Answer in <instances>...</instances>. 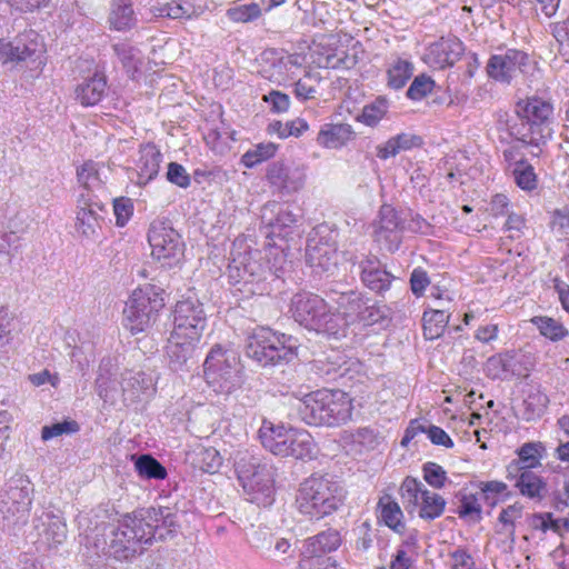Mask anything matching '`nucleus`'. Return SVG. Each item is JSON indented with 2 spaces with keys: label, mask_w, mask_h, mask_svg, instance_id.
<instances>
[{
  "label": "nucleus",
  "mask_w": 569,
  "mask_h": 569,
  "mask_svg": "<svg viewBox=\"0 0 569 569\" xmlns=\"http://www.w3.org/2000/svg\"><path fill=\"white\" fill-rule=\"evenodd\" d=\"M33 486L23 475L12 477L6 485L0 509L2 513L17 516V520H26L32 503Z\"/></svg>",
  "instance_id": "nucleus-14"
},
{
  "label": "nucleus",
  "mask_w": 569,
  "mask_h": 569,
  "mask_svg": "<svg viewBox=\"0 0 569 569\" xmlns=\"http://www.w3.org/2000/svg\"><path fill=\"white\" fill-rule=\"evenodd\" d=\"M261 223L267 229L268 238H286L297 222V217L278 202H269L261 209Z\"/></svg>",
  "instance_id": "nucleus-20"
},
{
  "label": "nucleus",
  "mask_w": 569,
  "mask_h": 569,
  "mask_svg": "<svg viewBox=\"0 0 569 569\" xmlns=\"http://www.w3.org/2000/svg\"><path fill=\"white\" fill-rule=\"evenodd\" d=\"M356 137L353 128L349 123H325L321 126L316 142L325 149H341Z\"/></svg>",
  "instance_id": "nucleus-25"
},
{
  "label": "nucleus",
  "mask_w": 569,
  "mask_h": 569,
  "mask_svg": "<svg viewBox=\"0 0 569 569\" xmlns=\"http://www.w3.org/2000/svg\"><path fill=\"white\" fill-rule=\"evenodd\" d=\"M287 436H289V429L267 421H263L259 429V438L262 446L276 456L282 455Z\"/></svg>",
  "instance_id": "nucleus-36"
},
{
  "label": "nucleus",
  "mask_w": 569,
  "mask_h": 569,
  "mask_svg": "<svg viewBox=\"0 0 569 569\" xmlns=\"http://www.w3.org/2000/svg\"><path fill=\"white\" fill-rule=\"evenodd\" d=\"M529 56L518 49H508L503 53L492 54L486 66L489 78L500 83L509 84L520 73L526 71Z\"/></svg>",
  "instance_id": "nucleus-16"
},
{
  "label": "nucleus",
  "mask_w": 569,
  "mask_h": 569,
  "mask_svg": "<svg viewBox=\"0 0 569 569\" xmlns=\"http://www.w3.org/2000/svg\"><path fill=\"white\" fill-rule=\"evenodd\" d=\"M465 52V46L458 38H441L431 43L423 56V60L433 69L452 67Z\"/></svg>",
  "instance_id": "nucleus-18"
},
{
  "label": "nucleus",
  "mask_w": 569,
  "mask_h": 569,
  "mask_svg": "<svg viewBox=\"0 0 569 569\" xmlns=\"http://www.w3.org/2000/svg\"><path fill=\"white\" fill-rule=\"evenodd\" d=\"M297 348V338L262 327L248 337L246 355L262 367L276 366L292 361Z\"/></svg>",
  "instance_id": "nucleus-5"
},
{
  "label": "nucleus",
  "mask_w": 569,
  "mask_h": 569,
  "mask_svg": "<svg viewBox=\"0 0 569 569\" xmlns=\"http://www.w3.org/2000/svg\"><path fill=\"white\" fill-rule=\"evenodd\" d=\"M113 51L127 72H134L138 69L139 50L129 43L120 42L113 44Z\"/></svg>",
  "instance_id": "nucleus-56"
},
{
  "label": "nucleus",
  "mask_w": 569,
  "mask_h": 569,
  "mask_svg": "<svg viewBox=\"0 0 569 569\" xmlns=\"http://www.w3.org/2000/svg\"><path fill=\"white\" fill-rule=\"evenodd\" d=\"M428 489L425 485L416 478L406 477L400 486V497L405 509L411 513L413 512L422 498V492Z\"/></svg>",
  "instance_id": "nucleus-46"
},
{
  "label": "nucleus",
  "mask_w": 569,
  "mask_h": 569,
  "mask_svg": "<svg viewBox=\"0 0 569 569\" xmlns=\"http://www.w3.org/2000/svg\"><path fill=\"white\" fill-rule=\"evenodd\" d=\"M507 130L515 140L523 146H532L539 148L545 144L548 137L543 133V129L531 123L525 114H520L516 109L515 114L507 120Z\"/></svg>",
  "instance_id": "nucleus-22"
},
{
  "label": "nucleus",
  "mask_w": 569,
  "mask_h": 569,
  "mask_svg": "<svg viewBox=\"0 0 569 569\" xmlns=\"http://www.w3.org/2000/svg\"><path fill=\"white\" fill-rule=\"evenodd\" d=\"M276 151H277V146L272 142L259 143V144L254 146L252 149L248 150L242 156L241 161L246 167L251 168V167L273 157Z\"/></svg>",
  "instance_id": "nucleus-55"
},
{
  "label": "nucleus",
  "mask_w": 569,
  "mask_h": 569,
  "mask_svg": "<svg viewBox=\"0 0 569 569\" xmlns=\"http://www.w3.org/2000/svg\"><path fill=\"white\" fill-rule=\"evenodd\" d=\"M351 438L355 443H358L368 450L376 449L381 439L379 431L371 427L358 428L352 432Z\"/></svg>",
  "instance_id": "nucleus-60"
},
{
  "label": "nucleus",
  "mask_w": 569,
  "mask_h": 569,
  "mask_svg": "<svg viewBox=\"0 0 569 569\" xmlns=\"http://www.w3.org/2000/svg\"><path fill=\"white\" fill-rule=\"evenodd\" d=\"M548 402L549 399L543 392H530L522 402V419L526 421H532L540 418L543 415Z\"/></svg>",
  "instance_id": "nucleus-52"
},
{
  "label": "nucleus",
  "mask_w": 569,
  "mask_h": 569,
  "mask_svg": "<svg viewBox=\"0 0 569 569\" xmlns=\"http://www.w3.org/2000/svg\"><path fill=\"white\" fill-rule=\"evenodd\" d=\"M107 92V78L102 73H94L83 79L76 89V100L83 107L98 104Z\"/></svg>",
  "instance_id": "nucleus-28"
},
{
  "label": "nucleus",
  "mask_w": 569,
  "mask_h": 569,
  "mask_svg": "<svg viewBox=\"0 0 569 569\" xmlns=\"http://www.w3.org/2000/svg\"><path fill=\"white\" fill-rule=\"evenodd\" d=\"M154 17L169 19H193L200 16V11L189 2L171 1L151 9Z\"/></svg>",
  "instance_id": "nucleus-37"
},
{
  "label": "nucleus",
  "mask_w": 569,
  "mask_h": 569,
  "mask_svg": "<svg viewBox=\"0 0 569 569\" xmlns=\"http://www.w3.org/2000/svg\"><path fill=\"white\" fill-rule=\"evenodd\" d=\"M531 322L538 328L541 336L555 342L565 339L569 335L568 329L561 322L550 317H533Z\"/></svg>",
  "instance_id": "nucleus-51"
},
{
  "label": "nucleus",
  "mask_w": 569,
  "mask_h": 569,
  "mask_svg": "<svg viewBox=\"0 0 569 569\" xmlns=\"http://www.w3.org/2000/svg\"><path fill=\"white\" fill-rule=\"evenodd\" d=\"M520 114H525L527 119L535 126L543 129V133L549 138L551 136L550 123L553 117V106L538 97L528 98L526 101H520L516 106Z\"/></svg>",
  "instance_id": "nucleus-23"
},
{
  "label": "nucleus",
  "mask_w": 569,
  "mask_h": 569,
  "mask_svg": "<svg viewBox=\"0 0 569 569\" xmlns=\"http://www.w3.org/2000/svg\"><path fill=\"white\" fill-rule=\"evenodd\" d=\"M336 305L335 316L340 318L342 327L337 333V339L346 337L351 325L369 327L388 320V308L373 302L360 291L351 290L340 293L336 299Z\"/></svg>",
  "instance_id": "nucleus-8"
},
{
  "label": "nucleus",
  "mask_w": 569,
  "mask_h": 569,
  "mask_svg": "<svg viewBox=\"0 0 569 569\" xmlns=\"http://www.w3.org/2000/svg\"><path fill=\"white\" fill-rule=\"evenodd\" d=\"M446 500L438 493L432 491H423L422 498L418 506V516L427 521L439 518L446 508Z\"/></svg>",
  "instance_id": "nucleus-47"
},
{
  "label": "nucleus",
  "mask_w": 569,
  "mask_h": 569,
  "mask_svg": "<svg viewBox=\"0 0 569 569\" xmlns=\"http://www.w3.org/2000/svg\"><path fill=\"white\" fill-rule=\"evenodd\" d=\"M422 472L426 482L435 489H442L447 482H450L446 470L436 462H426L422 466Z\"/></svg>",
  "instance_id": "nucleus-58"
},
{
  "label": "nucleus",
  "mask_w": 569,
  "mask_h": 569,
  "mask_svg": "<svg viewBox=\"0 0 569 569\" xmlns=\"http://www.w3.org/2000/svg\"><path fill=\"white\" fill-rule=\"evenodd\" d=\"M506 170L513 178H537L533 166L515 148L503 151Z\"/></svg>",
  "instance_id": "nucleus-40"
},
{
  "label": "nucleus",
  "mask_w": 569,
  "mask_h": 569,
  "mask_svg": "<svg viewBox=\"0 0 569 569\" xmlns=\"http://www.w3.org/2000/svg\"><path fill=\"white\" fill-rule=\"evenodd\" d=\"M162 163V154L154 143H146L139 150L137 172L139 178H157Z\"/></svg>",
  "instance_id": "nucleus-35"
},
{
  "label": "nucleus",
  "mask_w": 569,
  "mask_h": 569,
  "mask_svg": "<svg viewBox=\"0 0 569 569\" xmlns=\"http://www.w3.org/2000/svg\"><path fill=\"white\" fill-rule=\"evenodd\" d=\"M405 216L403 211L396 210L391 204L383 203L380 207L378 220L375 222V241L395 252L402 241Z\"/></svg>",
  "instance_id": "nucleus-15"
},
{
  "label": "nucleus",
  "mask_w": 569,
  "mask_h": 569,
  "mask_svg": "<svg viewBox=\"0 0 569 569\" xmlns=\"http://www.w3.org/2000/svg\"><path fill=\"white\" fill-rule=\"evenodd\" d=\"M33 31L17 37L13 41L0 39V61L20 62L33 58L40 51L39 43L32 38Z\"/></svg>",
  "instance_id": "nucleus-21"
},
{
  "label": "nucleus",
  "mask_w": 569,
  "mask_h": 569,
  "mask_svg": "<svg viewBox=\"0 0 569 569\" xmlns=\"http://www.w3.org/2000/svg\"><path fill=\"white\" fill-rule=\"evenodd\" d=\"M389 106V100L383 96H379L362 108V112L357 116L356 120L366 126L375 127L385 118Z\"/></svg>",
  "instance_id": "nucleus-48"
},
{
  "label": "nucleus",
  "mask_w": 569,
  "mask_h": 569,
  "mask_svg": "<svg viewBox=\"0 0 569 569\" xmlns=\"http://www.w3.org/2000/svg\"><path fill=\"white\" fill-rule=\"evenodd\" d=\"M336 232L320 224L309 234L306 247V260L312 268L331 272L337 266Z\"/></svg>",
  "instance_id": "nucleus-12"
},
{
  "label": "nucleus",
  "mask_w": 569,
  "mask_h": 569,
  "mask_svg": "<svg viewBox=\"0 0 569 569\" xmlns=\"http://www.w3.org/2000/svg\"><path fill=\"white\" fill-rule=\"evenodd\" d=\"M312 369L326 381H336L339 378H343L350 367L345 355L340 351L331 350L329 353H325L313 360Z\"/></svg>",
  "instance_id": "nucleus-27"
},
{
  "label": "nucleus",
  "mask_w": 569,
  "mask_h": 569,
  "mask_svg": "<svg viewBox=\"0 0 569 569\" xmlns=\"http://www.w3.org/2000/svg\"><path fill=\"white\" fill-rule=\"evenodd\" d=\"M413 73V64L407 59L397 57L387 69V83L392 89H401Z\"/></svg>",
  "instance_id": "nucleus-44"
},
{
  "label": "nucleus",
  "mask_w": 569,
  "mask_h": 569,
  "mask_svg": "<svg viewBox=\"0 0 569 569\" xmlns=\"http://www.w3.org/2000/svg\"><path fill=\"white\" fill-rule=\"evenodd\" d=\"M293 319L310 331H316L337 339V333L341 330V320L330 308L326 300L311 292H298L291 299Z\"/></svg>",
  "instance_id": "nucleus-7"
},
{
  "label": "nucleus",
  "mask_w": 569,
  "mask_h": 569,
  "mask_svg": "<svg viewBox=\"0 0 569 569\" xmlns=\"http://www.w3.org/2000/svg\"><path fill=\"white\" fill-rule=\"evenodd\" d=\"M522 516V506L515 503L502 509L499 515V522L502 528L498 531L500 535H505V539L500 543V548L503 552V559L506 561L512 558V550L515 547V522Z\"/></svg>",
  "instance_id": "nucleus-30"
},
{
  "label": "nucleus",
  "mask_w": 569,
  "mask_h": 569,
  "mask_svg": "<svg viewBox=\"0 0 569 569\" xmlns=\"http://www.w3.org/2000/svg\"><path fill=\"white\" fill-rule=\"evenodd\" d=\"M515 355L512 351L493 355L488 358L485 371L488 378L492 380H503L513 373Z\"/></svg>",
  "instance_id": "nucleus-38"
},
{
  "label": "nucleus",
  "mask_w": 569,
  "mask_h": 569,
  "mask_svg": "<svg viewBox=\"0 0 569 569\" xmlns=\"http://www.w3.org/2000/svg\"><path fill=\"white\" fill-rule=\"evenodd\" d=\"M163 290L154 284H144L133 290L123 309L124 326L131 333L150 328L164 307Z\"/></svg>",
  "instance_id": "nucleus-9"
},
{
  "label": "nucleus",
  "mask_w": 569,
  "mask_h": 569,
  "mask_svg": "<svg viewBox=\"0 0 569 569\" xmlns=\"http://www.w3.org/2000/svg\"><path fill=\"white\" fill-rule=\"evenodd\" d=\"M79 430V425L74 420H63L61 422L44 426L41 431L43 440H50L61 435L76 433Z\"/></svg>",
  "instance_id": "nucleus-61"
},
{
  "label": "nucleus",
  "mask_w": 569,
  "mask_h": 569,
  "mask_svg": "<svg viewBox=\"0 0 569 569\" xmlns=\"http://www.w3.org/2000/svg\"><path fill=\"white\" fill-rule=\"evenodd\" d=\"M346 495L343 487L329 476L313 473L300 483L296 506L310 520H321L345 505Z\"/></svg>",
  "instance_id": "nucleus-3"
},
{
  "label": "nucleus",
  "mask_w": 569,
  "mask_h": 569,
  "mask_svg": "<svg viewBox=\"0 0 569 569\" xmlns=\"http://www.w3.org/2000/svg\"><path fill=\"white\" fill-rule=\"evenodd\" d=\"M405 223L403 232L408 231L411 233H420L428 236L432 231V226L419 213H415L411 210L403 211Z\"/></svg>",
  "instance_id": "nucleus-59"
},
{
  "label": "nucleus",
  "mask_w": 569,
  "mask_h": 569,
  "mask_svg": "<svg viewBox=\"0 0 569 569\" xmlns=\"http://www.w3.org/2000/svg\"><path fill=\"white\" fill-rule=\"evenodd\" d=\"M449 319L450 315L445 309L426 310L422 316L426 339L433 340L441 337Z\"/></svg>",
  "instance_id": "nucleus-42"
},
{
  "label": "nucleus",
  "mask_w": 569,
  "mask_h": 569,
  "mask_svg": "<svg viewBox=\"0 0 569 569\" xmlns=\"http://www.w3.org/2000/svg\"><path fill=\"white\" fill-rule=\"evenodd\" d=\"M297 569H339L337 561L331 557L307 555L300 559Z\"/></svg>",
  "instance_id": "nucleus-64"
},
{
  "label": "nucleus",
  "mask_w": 569,
  "mask_h": 569,
  "mask_svg": "<svg viewBox=\"0 0 569 569\" xmlns=\"http://www.w3.org/2000/svg\"><path fill=\"white\" fill-rule=\"evenodd\" d=\"M341 535L337 529L329 528L306 540V555L325 556L341 546Z\"/></svg>",
  "instance_id": "nucleus-34"
},
{
  "label": "nucleus",
  "mask_w": 569,
  "mask_h": 569,
  "mask_svg": "<svg viewBox=\"0 0 569 569\" xmlns=\"http://www.w3.org/2000/svg\"><path fill=\"white\" fill-rule=\"evenodd\" d=\"M180 529L178 513L170 507L139 508L123 515L109 539H96L97 553L119 561L141 555L146 546L173 539Z\"/></svg>",
  "instance_id": "nucleus-1"
},
{
  "label": "nucleus",
  "mask_w": 569,
  "mask_h": 569,
  "mask_svg": "<svg viewBox=\"0 0 569 569\" xmlns=\"http://www.w3.org/2000/svg\"><path fill=\"white\" fill-rule=\"evenodd\" d=\"M200 340L191 339H176L174 333L171 332L167 355L169 358V366L173 371L188 370V362L192 359L196 347Z\"/></svg>",
  "instance_id": "nucleus-29"
},
{
  "label": "nucleus",
  "mask_w": 569,
  "mask_h": 569,
  "mask_svg": "<svg viewBox=\"0 0 569 569\" xmlns=\"http://www.w3.org/2000/svg\"><path fill=\"white\" fill-rule=\"evenodd\" d=\"M77 192V209L107 212L106 204L89 186L88 181L80 183Z\"/></svg>",
  "instance_id": "nucleus-54"
},
{
  "label": "nucleus",
  "mask_w": 569,
  "mask_h": 569,
  "mask_svg": "<svg viewBox=\"0 0 569 569\" xmlns=\"http://www.w3.org/2000/svg\"><path fill=\"white\" fill-rule=\"evenodd\" d=\"M546 453V447L541 442H528L522 445L518 450V459L512 460L510 463H516L517 467L523 470H532L540 466V460Z\"/></svg>",
  "instance_id": "nucleus-45"
},
{
  "label": "nucleus",
  "mask_w": 569,
  "mask_h": 569,
  "mask_svg": "<svg viewBox=\"0 0 569 569\" xmlns=\"http://www.w3.org/2000/svg\"><path fill=\"white\" fill-rule=\"evenodd\" d=\"M435 88V81L431 77L422 73L417 76L411 82L410 87L407 90V97L410 100L419 101L426 98L429 93L432 92Z\"/></svg>",
  "instance_id": "nucleus-57"
},
{
  "label": "nucleus",
  "mask_w": 569,
  "mask_h": 569,
  "mask_svg": "<svg viewBox=\"0 0 569 569\" xmlns=\"http://www.w3.org/2000/svg\"><path fill=\"white\" fill-rule=\"evenodd\" d=\"M272 193L289 201L290 197L302 188V180H270Z\"/></svg>",
  "instance_id": "nucleus-63"
},
{
  "label": "nucleus",
  "mask_w": 569,
  "mask_h": 569,
  "mask_svg": "<svg viewBox=\"0 0 569 569\" xmlns=\"http://www.w3.org/2000/svg\"><path fill=\"white\" fill-rule=\"evenodd\" d=\"M298 417L310 426L338 427L352 416V400L341 390L320 389L306 395L295 406Z\"/></svg>",
  "instance_id": "nucleus-2"
},
{
  "label": "nucleus",
  "mask_w": 569,
  "mask_h": 569,
  "mask_svg": "<svg viewBox=\"0 0 569 569\" xmlns=\"http://www.w3.org/2000/svg\"><path fill=\"white\" fill-rule=\"evenodd\" d=\"M111 367L110 360H102L96 379V391L103 401L113 399L118 392V382L113 379Z\"/></svg>",
  "instance_id": "nucleus-43"
},
{
  "label": "nucleus",
  "mask_w": 569,
  "mask_h": 569,
  "mask_svg": "<svg viewBox=\"0 0 569 569\" xmlns=\"http://www.w3.org/2000/svg\"><path fill=\"white\" fill-rule=\"evenodd\" d=\"M506 478L513 480L515 487L519 490L520 495L528 499L540 502L547 496V482L532 470L527 469L521 471V468L517 467L516 463H509L507 466Z\"/></svg>",
  "instance_id": "nucleus-19"
},
{
  "label": "nucleus",
  "mask_w": 569,
  "mask_h": 569,
  "mask_svg": "<svg viewBox=\"0 0 569 569\" xmlns=\"http://www.w3.org/2000/svg\"><path fill=\"white\" fill-rule=\"evenodd\" d=\"M361 283L377 295H383L397 279L381 260L372 254L365 256L358 263Z\"/></svg>",
  "instance_id": "nucleus-17"
},
{
  "label": "nucleus",
  "mask_w": 569,
  "mask_h": 569,
  "mask_svg": "<svg viewBox=\"0 0 569 569\" xmlns=\"http://www.w3.org/2000/svg\"><path fill=\"white\" fill-rule=\"evenodd\" d=\"M317 447L312 436L306 430L289 429L287 442L281 457H292L300 460L316 458Z\"/></svg>",
  "instance_id": "nucleus-26"
},
{
  "label": "nucleus",
  "mask_w": 569,
  "mask_h": 569,
  "mask_svg": "<svg viewBox=\"0 0 569 569\" xmlns=\"http://www.w3.org/2000/svg\"><path fill=\"white\" fill-rule=\"evenodd\" d=\"M94 210L77 209L74 229L77 234L84 240H97L100 236L104 214Z\"/></svg>",
  "instance_id": "nucleus-32"
},
{
  "label": "nucleus",
  "mask_w": 569,
  "mask_h": 569,
  "mask_svg": "<svg viewBox=\"0 0 569 569\" xmlns=\"http://www.w3.org/2000/svg\"><path fill=\"white\" fill-rule=\"evenodd\" d=\"M457 498L460 502L456 511L459 518L479 522L482 518V508L477 495L467 491H459L457 493Z\"/></svg>",
  "instance_id": "nucleus-49"
},
{
  "label": "nucleus",
  "mask_w": 569,
  "mask_h": 569,
  "mask_svg": "<svg viewBox=\"0 0 569 569\" xmlns=\"http://www.w3.org/2000/svg\"><path fill=\"white\" fill-rule=\"evenodd\" d=\"M151 254L163 266L172 267L183 254L180 234L164 221H153L148 231Z\"/></svg>",
  "instance_id": "nucleus-13"
},
{
  "label": "nucleus",
  "mask_w": 569,
  "mask_h": 569,
  "mask_svg": "<svg viewBox=\"0 0 569 569\" xmlns=\"http://www.w3.org/2000/svg\"><path fill=\"white\" fill-rule=\"evenodd\" d=\"M286 0H260L259 2H247L230 7L226 11L228 19L236 23L254 22L274 8L283 4Z\"/></svg>",
  "instance_id": "nucleus-24"
},
{
  "label": "nucleus",
  "mask_w": 569,
  "mask_h": 569,
  "mask_svg": "<svg viewBox=\"0 0 569 569\" xmlns=\"http://www.w3.org/2000/svg\"><path fill=\"white\" fill-rule=\"evenodd\" d=\"M20 247V237L14 231L3 232L0 236V259L6 264L11 262L13 256L12 251H16Z\"/></svg>",
  "instance_id": "nucleus-62"
},
{
  "label": "nucleus",
  "mask_w": 569,
  "mask_h": 569,
  "mask_svg": "<svg viewBox=\"0 0 569 569\" xmlns=\"http://www.w3.org/2000/svg\"><path fill=\"white\" fill-rule=\"evenodd\" d=\"M228 277L236 290L247 296H262L267 290L266 281L278 278L274 271L263 262L259 250L239 252L228 264Z\"/></svg>",
  "instance_id": "nucleus-6"
},
{
  "label": "nucleus",
  "mask_w": 569,
  "mask_h": 569,
  "mask_svg": "<svg viewBox=\"0 0 569 569\" xmlns=\"http://www.w3.org/2000/svg\"><path fill=\"white\" fill-rule=\"evenodd\" d=\"M234 468L247 500L268 507L274 501V468L249 451H239Z\"/></svg>",
  "instance_id": "nucleus-4"
},
{
  "label": "nucleus",
  "mask_w": 569,
  "mask_h": 569,
  "mask_svg": "<svg viewBox=\"0 0 569 569\" xmlns=\"http://www.w3.org/2000/svg\"><path fill=\"white\" fill-rule=\"evenodd\" d=\"M151 382L144 372L126 371L120 382L123 401L127 405L140 401L142 396L150 393Z\"/></svg>",
  "instance_id": "nucleus-31"
},
{
  "label": "nucleus",
  "mask_w": 569,
  "mask_h": 569,
  "mask_svg": "<svg viewBox=\"0 0 569 569\" xmlns=\"http://www.w3.org/2000/svg\"><path fill=\"white\" fill-rule=\"evenodd\" d=\"M42 525L44 526L42 541L48 545L49 549H56L66 541L68 529L60 513L43 512Z\"/></svg>",
  "instance_id": "nucleus-33"
},
{
  "label": "nucleus",
  "mask_w": 569,
  "mask_h": 569,
  "mask_svg": "<svg viewBox=\"0 0 569 569\" xmlns=\"http://www.w3.org/2000/svg\"><path fill=\"white\" fill-rule=\"evenodd\" d=\"M379 507L381 509V518L386 526L390 529L400 532L405 525L402 522V510L398 502L391 500L390 497H383L379 500Z\"/></svg>",
  "instance_id": "nucleus-50"
},
{
  "label": "nucleus",
  "mask_w": 569,
  "mask_h": 569,
  "mask_svg": "<svg viewBox=\"0 0 569 569\" xmlns=\"http://www.w3.org/2000/svg\"><path fill=\"white\" fill-rule=\"evenodd\" d=\"M111 27L118 31L130 29L134 26L136 18L130 0H113L109 17Z\"/></svg>",
  "instance_id": "nucleus-41"
},
{
  "label": "nucleus",
  "mask_w": 569,
  "mask_h": 569,
  "mask_svg": "<svg viewBox=\"0 0 569 569\" xmlns=\"http://www.w3.org/2000/svg\"><path fill=\"white\" fill-rule=\"evenodd\" d=\"M480 490L487 505L495 507L500 501H506L512 497L508 486L498 480L480 482Z\"/></svg>",
  "instance_id": "nucleus-53"
},
{
  "label": "nucleus",
  "mask_w": 569,
  "mask_h": 569,
  "mask_svg": "<svg viewBox=\"0 0 569 569\" xmlns=\"http://www.w3.org/2000/svg\"><path fill=\"white\" fill-rule=\"evenodd\" d=\"M132 460L137 473L143 479L163 480L168 476L164 466L150 453L133 455Z\"/></svg>",
  "instance_id": "nucleus-39"
},
{
  "label": "nucleus",
  "mask_w": 569,
  "mask_h": 569,
  "mask_svg": "<svg viewBox=\"0 0 569 569\" xmlns=\"http://www.w3.org/2000/svg\"><path fill=\"white\" fill-rule=\"evenodd\" d=\"M207 327V313L196 297L184 298L176 303L173 329L176 339L200 340Z\"/></svg>",
  "instance_id": "nucleus-11"
},
{
  "label": "nucleus",
  "mask_w": 569,
  "mask_h": 569,
  "mask_svg": "<svg viewBox=\"0 0 569 569\" xmlns=\"http://www.w3.org/2000/svg\"><path fill=\"white\" fill-rule=\"evenodd\" d=\"M203 368L206 381L219 392L229 393L240 383V358L232 348L213 346L207 355Z\"/></svg>",
  "instance_id": "nucleus-10"
}]
</instances>
